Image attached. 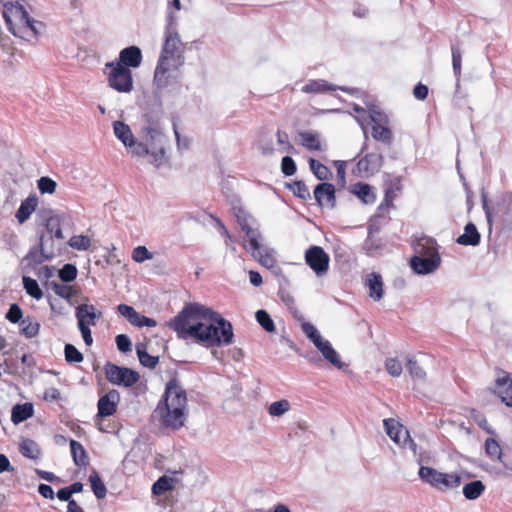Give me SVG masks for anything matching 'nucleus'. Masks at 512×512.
Masks as SVG:
<instances>
[{
    "label": "nucleus",
    "instance_id": "nucleus-6",
    "mask_svg": "<svg viewBox=\"0 0 512 512\" xmlns=\"http://www.w3.org/2000/svg\"><path fill=\"white\" fill-rule=\"evenodd\" d=\"M142 141L138 142L132 154L136 156H150L149 162L159 167L165 156V135L161 126H143L141 128Z\"/></svg>",
    "mask_w": 512,
    "mask_h": 512
},
{
    "label": "nucleus",
    "instance_id": "nucleus-1",
    "mask_svg": "<svg viewBox=\"0 0 512 512\" xmlns=\"http://www.w3.org/2000/svg\"><path fill=\"white\" fill-rule=\"evenodd\" d=\"M178 338H194L205 347L227 346L233 342L232 324L211 308L189 303L168 323Z\"/></svg>",
    "mask_w": 512,
    "mask_h": 512
},
{
    "label": "nucleus",
    "instance_id": "nucleus-42",
    "mask_svg": "<svg viewBox=\"0 0 512 512\" xmlns=\"http://www.w3.org/2000/svg\"><path fill=\"white\" fill-rule=\"evenodd\" d=\"M69 246L78 251H86L91 246V239L86 235H74L68 242Z\"/></svg>",
    "mask_w": 512,
    "mask_h": 512
},
{
    "label": "nucleus",
    "instance_id": "nucleus-35",
    "mask_svg": "<svg viewBox=\"0 0 512 512\" xmlns=\"http://www.w3.org/2000/svg\"><path fill=\"white\" fill-rule=\"evenodd\" d=\"M20 329L21 334L26 338H33L36 337L39 333L40 323L27 317L21 320Z\"/></svg>",
    "mask_w": 512,
    "mask_h": 512
},
{
    "label": "nucleus",
    "instance_id": "nucleus-40",
    "mask_svg": "<svg viewBox=\"0 0 512 512\" xmlns=\"http://www.w3.org/2000/svg\"><path fill=\"white\" fill-rule=\"evenodd\" d=\"M372 137L383 143L390 144L392 141V132L386 126L378 124L372 127Z\"/></svg>",
    "mask_w": 512,
    "mask_h": 512
},
{
    "label": "nucleus",
    "instance_id": "nucleus-5",
    "mask_svg": "<svg viewBox=\"0 0 512 512\" xmlns=\"http://www.w3.org/2000/svg\"><path fill=\"white\" fill-rule=\"evenodd\" d=\"M3 18L8 30L23 39L37 38L45 29V24L30 17L22 5H4Z\"/></svg>",
    "mask_w": 512,
    "mask_h": 512
},
{
    "label": "nucleus",
    "instance_id": "nucleus-27",
    "mask_svg": "<svg viewBox=\"0 0 512 512\" xmlns=\"http://www.w3.org/2000/svg\"><path fill=\"white\" fill-rule=\"evenodd\" d=\"M19 451L22 456L38 461L41 457V448L37 442L32 439L25 438L19 444Z\"/></svg>",
    "mask_w": 512,
    "mask_h": 512
},
{
    "label": "nucleus",
    "instance_id": "nucleus-55",
    "mask_svg": "<svg viewBox=\"0 0 512 512\" xmlns=\"http://www.w3.org/2000/svg\"><path fill=\"white\" fill-rule=\"evenodd\" d=\"M295 161L290 156H284L281 161V171L285 176H292L296 173Z\"/></svg>",
    "mask_w": 512,
    "mask_h": 512
},
{
    "label": "nucleus",
    "instance_id": "nucleus-16",
    "mask_svg": "<svg viewBox=\"0 0 512 512\" xmlns=\"http://www.w3.org/2000/svg\"><path fill=\"white\" fill-rule=\"evenodd\" d=\"M383 165V156L380 153H369L357 163V172L361 176H369L377 173Z\"/></svg>",
    "mask_w": 512,
    "mask_h": 512
},
{
    "label": "nucleus",
    "instance_id": "nucleus-3",
    "mask_svg": "<svg viewBox=\"0 0 512 512\" xmlns=\"http://www.w3.org/2000/svg\"><path fill=\"white\" fill-rule=\"evenodd\" d=\"M153 418L164 428L179 430L187 420V393L176 378L170 379L159 400Z\"/></svg>",
    "mask_w": 512,
    "mask_h": 512
},
{
    "label": "nucleus",
    "instance_id": "nucleus-12",
    "mask_svg": "<svg viewBox=\"0 0 512 512\" xmlns=\"http://www.w3.org/2000/svg\"><path fill=\"white\" fill-rule=\"evenodd\" d=\"M305 262L318 277H321L329 269L330 257L322 247L312 245L305 251Z\"/></svg>",
    "mask_w": 512,
    "mask_h": 512
},
{
    "label": "nucleus",
    "instance_id": "nucleus-20",
    "mask_svg": "<svg viewBox=\"0 0 512 512\" xmlns=\"http://www.w3.org/2000/svg\"><path fill=\"white\" fill-rule=\"evenodd\" d=\"M383 425L387 435L397 445H401L404 438H408L409 431L398 421L392 418L384 419Z\"/></svg>",
    "mask_w": 512,
    "mask_h": 512
},
{
    "label": "nucleus",
    "instance_id": "nucleus-34",
    "mask_svg": "<svg viewBox=\"0 0 512 512\" xmlns=\"http://www.w3.org/2000/svg\"><path fill=\"white\" fill-rule=\"evenodd\" d=\"M373 225L368 226V237L364 242V249L369 256H375L383 247V243L380 239L373 237L374 232Z\"/></svg>",
    "mask_w": 512,
    "mask_h": 512
},
{
    "label": "nucleus",
    "instance_id": "nucleus-56",
    "mask_svg": "<svg viewBox=\"0 0 512 512\" xmlns=\"http://www.w3.org/2000/svg\"><path fill=\"white\" fill-rule=\"evenodd\" d=\"M23 312L18 304H12L6 313V319L11 323L21 322Z\"/></svg>",
    "mask_w": 512,
    "mask_h": 512
},
{
    "label": "nucleus",
    "instance_id": "nucleus-4",
    "mask_svg": "<svg viewBox=\"0 0 512 512\" xmlns=\"http://www.w3.org/2000/svg\"><path fill=\"white\" fill-rule=\"evenodd\" d=\"M234 215L241 230L248 239L244 246L260 265L270 270L275 276H283L282 269L277 264L276 252L273 248L261 244L262 234L256 220L241 206H233Z\"/></svg>",
    "mask_w": 512,
    "mask_h": 512
},
{
    "label": "nucleus",
    "instance_id": "nucleus-10",
    "mask_svg": "<svg viewBox=\"0 0 512 512\" xmlns=\"http://www.w3.org/2000/svg\"><path fill=\"white\" fill-rule=\"evenodd\" d=\"M105 67L109 69L107 82L110 88L119 93H130L133 90L132 72L127 67L107 62Z\"/></svg>",
    "mask_w": 512,
    "mask_h": 512
},
{
    "label": "nucleus",
    "instance_id": "nucleus-9",
    "mask_svg": "<svg viewBox=\"0 0 512 512\" xmlns=\"http://www.w3.org/2000/svg\"><path fill=\"white\" fill-rule=\"evenodd\" d=\"M75 317L84 343L87 346H91L93 337L90 326L96 325L97 320L101 317V312H97L95 306L92 304H80L76 307Z\"/></svg>",
    "mask_w": 512,
    "mask_h": 512
},
{
    "label": "nucleus",
    "instance_id": "nucleus-19",
    "mask_svg": "<svg viewBox=\"0 0 512 512\" xmlns=\"http://www.w3.org/2000/svg\"><path fill=\"white\" fill-rule=\"evenodd\" d=\"M314 197L320 206L334 207L336 204L335 187L330 183H320L314 189Z\"/></svg>",
    "mask_w": 512,
    "mask_h": 512
},
{
    "label": "nucleus",
    "instance_id": "nucleus-25",
    "mask_svg": "<svg viewBox=\"0 0 512 512\" xmlns=\"http://www.w3.org/2000/svg\"><path fill=\"white\" fill-rule=\"evenodd\" d=\"M350 192L356 195L364 204H372L376 200V195L372 187L363 182H358L350 187Z\"/></svg>",
    "mask_w": 512,
    "mask_h": 512
},
{
    "label": "nucleus",
    "instance_id": "nucleus-22",
    "mask_svg": "<svg viewBox=\"0 0 512 512\" xmlns=\"http://www.w3.org/2000/svg\"><path fill=\"white\" fill-rule=\"evenodd\" d=\"M415 255L413 257H432L434 253H439L437 242L430 237H421L414 244Z\"/></svg>",
    "mask_w": 512,
    "mask_h": 512
},
{
    "label": "nucleus",
    "instance_id": "nucleus-29",
    "mask_svg": "<svg viewBox=\"0 0 512 512\" xmlns=\"http://www.w3.org/2000/svg\"><path fill=\"white\" fill-rule=\"evenodd\" d=\"M485 491V485L480 480H474L463 486L462 492L467 500L478 499Z\"/></svg>",
    "mask_w": 512,
    "mask_h": 512
},
{
    "label": "nucleus",
    "instance_id": "nucleus-46",
    "mask_svg": "<svg viewBox=\"0 0 512 512\" xmlns=\"http://www.w3.org/2000/svg\"><path fill=\"white\" fill-rule=\"evenodd\" d=\"M290 409V403L288 400H285V399H282V400H279V401H275L273 402L269 408H268V413L271 415V416H282L284 415L286 412H288Z\"/></svg>",
    "mask_w": 512,
    "mask_h": 512
},
{
    "label": "nucleus",
    "instance_id": "nucleus-28",
    "mask_svg": "<svg viewBox=\"0 0 512 512\" xmlns=\"http://www.w3.org/2000/svg\"><path fill=\"white\" fill-rule=\"evenodd\" d=\"M33 415V405L31 403L16 404L12 408L11 421L19 424Z\"/></svg>",
    "mask_w": 512,
    "mask_h": 512
},
{
    "label": "nucleus",
    "instance_id": "nucleus-58",
    "mask_svg": "<svg viewBox=\"0 0 512 512\" xmlns=\"http://www.w3.org/2000/svg\"><path fill=\"white\" fill-rule=\"evenodd\" d=\"M369 118L374 125L382 124L386 122V115L381 112L376 106L369 108Z\"/></svg>",
    "mask_w": 512,
    "mask_h": 512
},
{
    "label": "nucleus",
    "instance_id": "nucleus-33",
    "mask_svg": "<svg viewBox=\"0 0 512 512\" xmlns=\"http://www.w3.org/2000/svg\"><path fill=\"white\" fill-rule=\"evenodd\" d=\"M89 482H90L91 489H92L95 497L97 499L105 498V496L107 494V489L96 470H93L90 473Z\"/></svg>",
    "mask_w": 512,
    "mask_h": 512
},
{
    "label": "nucleus",
    "instance_id": "nucleus-18",
    "mask_svg": "<svg viewBox=\"0 0 512 512\" xmlns=\"http://www.w3.org/2000/svg\"><path fill=\"white\" fill-rule=\"evenodd\" d=\"M115 64L130 68H138L142 62V52L137 46H129L122 49Z\"/></svg>",
    "mask_w": 512,
    "mask_h": 512
},
{
    "label": "nucleus",
    "instance_id": "nucleus-38",
    "mask_svg": "<svg viewBox=\"0 0 512 512\" xmlns=\"http://www.w3.org/2000/svg\"><path fill=\"white\" fill-rule=\"evenodd\" d=\"M310 169L313 172V174L316 176L319 180H328L331 176V171L327 166L320 163L319 161L310 158L309 160Z\"/></svg>",
    "mask_w": 512,
    "mask_h": 512
},
{
    "label": "nucleus",
    "instance_id": "nucleus-17",
    "mask_svg": "<svg viewBox=\"0 0 512 512\" xmlns=\"http://www.w3.org/2000/svg\"><path fill=\"white\" fill-rule=\"evenodd\" d=\"M341 90L348 93H353L355 89L346 87H339L329 83L324 79L309 80L302 88L301 91L307 94H324L329 91Z\"/></svg>",
    "mask_w": 512,
    "mask_h": 512
},
{
    "label": "nucleus",
    "instance_id": "nucleus-45",
    "mask_svg": "<svg viewBox=\"0 0 512 512\" xmlns=\"http://www.w3.org/2000/svg\"><path fill=\"white\" fill-rule=\"evenodd\" d=\"M37 187L42 194H53L57 183L48 176H42L37 180Z\"/></svg>",
    "mask_w": 512,
    "mask_h": 512
},
{
    "label": "nucleus",
    "instance_id": "nucleus-53",
    "mask_svg": "<svg viewBox=\"0 0 512 512\" xmlns=\"http://www.w3.org/2000/svg\"><path fill=\"white\" fill-rule=\"evenodd\" d=\"M385 368L392 377H398L402 373V364L396 358H388L385 361Z\"/></svg>",
    "mask_w": 512,
    "mask_h": 512
},
{
    "label": "nucleus",
    "instance_id": "nucleus-61",
    "mask_svg": "<svg viewBox=\"0 0 512 512\" xmlns=\"http://www.w3.org/2000/svg\"><path fill=\"white\" fill-rule=\"evenodd\" d=\"M117 311L125 317L128 321L136 311L134 307L127 304H119L117 306Z\"/></svg>",
    "mask_w": 512,
    "mask_h": 512
},
{
    "label": "nucleus",
    "instance_id": "nucleus-43",
    "mask_svg": "<svg viewBox=\"0 0 512 512\" xmlns=\"http://www.w3.org/2000/svg\"><path fill=\"white\" fill-rule=\"evenodd\" d=\"M256 320L259 323V325L266 331V332H274L275 331V325L274 321L271 318V316L267 313L265 310H258L255 314Z\"/></svg>",
    "mask_w": 512,
    "mask_h": 512
},
{
    "label": "nucleus",
    "instance_id": "nucleus-64",
    "mask_svg": "<svg viewBox=\"0 0 512 512\" xmlns=\"http://www.w3.org/2000/svg\"><path fill=\"white\" fill-rule=\"evenodd\" d=\"M39 494L46 499H54V491L50 485L40 484L38 487Z\"/></svg>",
    "mask_w": 512,
    "mask_h": 512
},
{
    "label": "nucleus",
    "instance_id": "nucleus-48",
    "mask_svg": "<svg viewBox=\"0 0 512 512\" xmlns=\"http://www.w3.org/2000/svg\"><path fill=\"white\" fill-rule=\"evenodd\" d=\"M77 273L76 266L68 263L59 270V278L63 282H71L76 279Z\"/></svg>",
    "mask_w": 512,
    "mask_h": 512
},
{
    "label": "nucleus",
    "instance_id": "nucleus-44",
    "mask_svg": "<svg viewBox=\"0 0 512 512\" xmlns=\"http://www.w3.org/2000/svg\"><path fill=\"white\" fill-rule=\"evenodd\" d=\"M407 370L411 377L415 380H424L426 377L425 371L418 364V362L413 357L407 358Z\"/></svg>",
    "mask_w": 512,
    "mask_h": 512
},
{
    "label": "nucleus",
    "instance_id": "nucleus-52",
    "mask_svg": "<svg viewBox=\"0 0 512 512\" xmlns=\"http://www.w3.org/2000/svg\"><path fill=\"white\" fill-rule=\"evenodd\" d=\"M291 190L293 191V194L301 198L303 200H306L310 198V192L307 187V185L303 181H295L291 186Z\"/></svg>",
    "mask_w": 512,
    "mask_h": 512
},
{
    "label": "nucleus",
    "instance_id": "nucleus-13",
    "mask_svg": "<svg viewBox=\"0 0 512 512\" xmlns=\"http://www.w3.org/2000/svg\"><path fill=\"white\" fill-rule=\"evenodd\" d=\"M494 393L506 406L512 407V373L502 369L496 370Z\"/></svg>",
    "mask_w": 512,
    "mask_h": 512
},
{
    "label": "nucleus",
    "instance_id": "nucleus-2",
    "mask_svg": "<svg viewBox=\"0 0 512 512\" xmlns=\"http://www.w3.org/2000/svg\"><path fill=\"white\" fill-rule=\"evenodd\" d=\"M184 63L182 42L177 30L174 12H168L164 31V43L154 72V84L159 89L169 85V71L178 69Z\"/></svg>",
    "mask_w": 512,
    "mask_h": 512
},
{
    "label": "nucleus",
    "instance_id": "nucleus-51",
    "mask_svg": "<svg viewBox=\"0 0 512 512\" xmlns=\"http://www.w3.org/2000/svg\"><path fill=\"white\" fill-rule=\"evenodd\" d=\"M153 258V254L145 246H137L132 251V259L137 263H142Z\"/></svg>",
    "mask_w": 512,
    "mask_h": 512
},
{
    "label": "nucleus",
    "instance_id": "nucleus-60",
    "mask_svg": "<svg viewBox=\"0 0 512 512\" xmlns=\"http://www.w3.org/2000/svg\"><path fill=\"white\" fill-rule=\"evenodd\" d=\"M174 134L176 137L177 147L179 150L188 149L190 146V140L187 137H182L177 129L176 124L173 125Z\"/></svg>",
    "mask_w": 512,
    "mask_h": 512
},
{
    "label": "nucleus",
    "instance_id": "nucleus-32",
    "mask_svg": "<svg viewBox=\"0 0 512 512\" xmlns=\"http://www.w3.org/2000/svg\"><path fill=\"white\" fill-rule=\"evenodd\" d=\"M70 449L71 454L73 457V461L75 465L82 467L87 465V454L82 446L78 441L71 439L70 440Z\"/></svg>",
    "mask_w": 512,
    "mask_h": 512
},
{
    "label": "nucleus",
    "instance_id": "nucleus-47",
    "mask_svg": "<svg viewBox=\"0 0 512 512\" xmlns=\"http://www.w3.org/2000/svg\"><path fill=\"white\" fill-rule=\"evenodd\" d=\"M65 360L68 363H80L83 361L82 353L72 344H66L64 347Z\"/></svg>",
    "mask_w": 512,
    "mask_h": 512
},
{
    "label": "nucleus",
    "instance_id": "nucleus-8",
    "mask_svg": "<svg viewBox=\"0 0 512 512\" xmlns=\"http://www.w3.org/2000/svg\"><path fill=\"white\" fill-rule=\"evenodd\" d=\"M302 331L307 338L315 345V347L321 352L322 356L338 369H343L345 364L341 361L339 354L332 347L331 343L322 338L316 327L309 323L303 322L301 325Z\"/></svg>",
    "mask_w": 512,
    "mask_h": 512
},
{
    "label": "nucleus",
    "instance_id": "nucleus-50",
    "mask_svg": "<svg viewBox=\"0 0 512 512\" xmlns=\"http://www.w3.org/2000/svg\"><path fill=\"white\" fill-rule=\"evenodd\" d=\"M51 287L54 293L63 299L70 300L73 297V291L70 286L58 282H52Z\"/></svg>",
    "mask_w": 512,
    "mask_h": 512
},
{
    "label": "nucleus",
    "instance_id": "nucleus-37",
    "mask_svg": "<svg viewBox=\"0 0 512 512\" xmlns=\"http://www.w3.org/2000/svg\"><path fill=\"white\" fill-rule=\"evenodd\" d=\"M452 52V66L453 72L456 77V86L459 87L460 76H461V66H462V52L460 48L456 45L451 46Z\"/></svg>",
    "mask_w": 512,
    "mask_h": 512
},
{
    "label": "nucleus",
    "instance_id": "nucleus-24",
    "mask_svg": "<svg viewBox=\"0 0 512 512\" xmlns=\"http://www.w3.org/2000/svg\"><path fill=\"white\" fill-rule=\"evenodd\" d=\"M38 205V199L35 195L27 197L18 208L16 212V218L20 224L24 223L29 219L31 214L36 210Z\"/></svg>",
    "mask_w": 512,
    "mask_h": 512
},
{
    "label": "nucleus",
    "instance_id": "nucleus-26",
    "mask_svg": "<svg viewBox=\"0 0 512 512\" xmlns=\"http://www.w3.org/2000/svg\"><path fill=\"white\" fill-rule=\"evenodd\" d=\"M480 233L473 223H468L464 228V233L457 238V243L464 246H476L480 243Z\"/></svg>",
    "mask_w": 512,
    "mask_h": 512
},
{
    "label": "nucleus",
    "instance_id": "nucleus-54",
    "mask_svg": "<svg viewBox=\"0 0 512 512\" xmlns=\"http://www.w3.org/2000/svg\"><path fill=\"white\" fill-rule=\"evenodd\" d=\"M26 259L34 264H40L43 261L47 260L48 257L43 254V243L40 242V248H33L29 251L26 256Z\"/></svg>",
    "mask_w": 512,
    "mask_h": 512
},
{
    "label": "nucleus",
    "instance_id": "nucleus-59",
    "mask_svg": "<svg viewBox=\"0 0 512 512\" xmlns=\"http://www.w3.org/2000/svg\"><path fill=\"white\" fill-rule=\"evenodd\" d=\"M277 142L279 145L283 146V151L288 153L294 152V146L289 142L287 133L278 131Z\"/></svg>",
    "mask_w": 512,
    "mask_h": 512
},
{
    "label": "nucleus",
    "instance_id": "nucleus-57",
    "mask_svg": "<svg viewBox=\"0 0 512 512\" xmlns=\"http://www.w3.org/2000/svg\"><path fill=\"white\" fill-rule=\"evenodd\" d=\"M115 342L119 351L124 353L131 351V341L127 335H117L115 338Z\"/></svg>",
    "mask_w": 512,
    "mask_h": 512
},
{
    "label": "nucleus",
    "instance_id": "nucleus-39",
    "mask_svg": "<svg viewBox=\"0 0 512 512\" xmlns=\"http://www.w3.org/2000/svg\"><path fill=\"white\" fill-rule=\"evenodd\" d=\"M23 286L26 293L36 300H40L43 297L42 290L39 287L38 282L28 276L23 277Z\"/></svg>",
    "mask_w": 512,
    "mask_h": 512
},
{
    "label": "nucleus",
    "instance_id": "nucleus-36",
    "mask_svg": "<svg viewBox=\"0 0 512 512\" xmlns=\"http://www.w3.org/2000/svg\"><path fill=\"white\" fill-rule=\"evenodd\" d=\"M485 452L492 460H498L503 463L502 450L499 443L494 438H487L485 441Z\"/></svg>",
    "mask_w": 512,
    "mask_h": 512
},
{
    "label": "nucleus",
    "instance_id": "nucleus-7",
    "mask_svg": "<svg viewBox=\"0 0 512 512\" xmlns=\"http://www.w3.org/2000/svg\"><path fill=\"white\" fill-rule=\"evenodd\" d=\"M418 476L423 482L442 492L458 488L462 482L457 473H443L423 465L419 468Z\"/></svg>",
    "mask_w": 512,
    "mask_h": 512
},
{
    "label": "nucleus",
    "instance_id": "nucleus-21",
    "mask_svg": "<svg viewBox=\"0 0 512 512\" xmlns=\"http://www.w3.org/2000/svg\"><path fill=\"white\" fill-rule=\"evenodd\" d=\"M113 131L115 136L124 144L125 147L135 150L138 142L135 140L130 127L122 121L113 123Z\"/></svg>",
    "mask_w": 512,
    "mask_h": 512
},
{
    "label": "nucleus",
    "instance_id": "nucleus-15",
    "mask_svg": "<svg viewBox=\"0 0 512 512\" xmlns=\"http://www.w3.org/2000/svg\"><path fill=\"white\" fill-rule=\"evenodd\" d=\"M119 402V392L115 389H111L99 398L97 403V416L102 418L112 416L116 412Z\"/></svg>",
    "mask_w": 512,
    "mask_h": 512
},
{
    "label": "nucleus",
    "instance_id": "nucleus-62",
    "mask_svg": "<svg viewBox=\"0 0 512 512\" xmlns=\"http://www.w3.org/2000/svg\"><path fill=\"white\" fill-rule=\"evenodd\" d=\"M413 94L415 98L419 100H424L428 95V87L424 84L419 83L414 87Z\"/></svg>",
    "mask_w": 512,
    "mask_h": 512
},
{
    "label": "nucleus",
    "instance_id": "nucleus-63",
    "mask_svg": "<svg viewBox=\"0 0 512 512\" xmlns=\"http://www.w3.org/2000/svg\"><path fill=\"white\" fill-rule=\"evenodd\" d=\"M386 189L391 190L394 193L399 192L402 189V178L400 176L393 177L389 181Z\"/></svg>",
    "mask_w": 512,
    "mask_h": 512
},
{
    "label": "nucleus",
    "instance_id": "nucleus-11",
    "mask_svg": "<svg viewBox=\"0 0 512 512\" xmlns=\"http://www.w3.org/2000/svg\"><path fill=\"white\" fill-rule=\"evenodd\" d=\"M104 370L106 379L114 385L131 387L140 379V375L137 371L118 366L111 362L105 364Z\"/></svg>",
    "mask_w": 512,
    "mask_h": 512
},
{
    "label": "nucleus",
    "instance_id": "nucleus-41",
    "mask_svg": "<svg viewBox=\"0 0 512 512\" xmlns=\"http://www.w3.org/2000/svg\"><path fill=\"white\" fill-rule=\"evenodd\" d=\"M172 483V478L162 476L152 485V493L154 495L160 496L173 488Z\"/></svg>",
    "mask_w": 512,
    "mask_h": 512
},
{
    "label": "nucleus",
    "instance_id": "nucleus-30",
    "mask_svg": "<svg viewBox=\"0 0 512 512\" xmlns=\"http://www.w3.org/2000/svg\"><path fill=\"white\" fill-rule=\"evenodd\" d=\"M300 143L308 150H321V141L319 135L315 132H299Z\"/></svg>",
    "mask_w": 512,
    "mask_h": 512
},
{
    "label": "nucleus",
    "instance_id": "nucleus-23",
    "mask_svg": "<svg viewBox=\"0 0 512 512\" xmlns=\"http://www.w3.org/2000/svg\"><path fill=\"white\" fill-rule=\"evenodd\" d=\"M366 286L369 289V296L374 301H379L383 297V280L382 276L378 273L372 272L367 275Z\"/></svg>",
    "mask_w": 512,
    "mask_h": 512
},
{
    "label": "nucleus",
    "instance_id": "nucleus-31",
    "mask_svg": "<svg viewBox=\"0 0 512 512\" xmlns=\"http://www.w3.org/2000/svg\"><path fill=\"white\" fill-rule=\"evenodd\" d=\"M136 353L140 363L147 368H155L159 362L158 356H152L147 352L146 345L139 343L136 345Z\"/></svg>",
    "mask_w": 512,
    "mask_h": 512
},
{
    "label": "nucleus",
    "instance_id": "nucleus-49",
    "mask_svg": "<svg viewBox=\"0 0 512 512\" xmlns=\"http://www.w3.org/2000/svg\"><path fill=\"white\" fill-rule=\"evenodd\" d=\"M46 229L54 238H56V239L64 238L58 218L50 217L47 220Z\"/></svg>",
    "mask_w": 512,
    "mask_h": 512
},
{
    "label": "nucleus",
    "instance_id": "nucleus-14",
    "mask_svg": "<svg viewBox=\"0 0 512 512\" xmlns=\"http://www.w3.org/2000/svg\"><path fill=\"white\" fill-rule=\"evenodd\" d=\"M440 264L441 257L439 253H434L432 257H412L410 260L412 270L419 275L433 273L438 269Z\"/></svg>",
    "mask_w": 512,
    "mask_h": 512
}]
</instances>
